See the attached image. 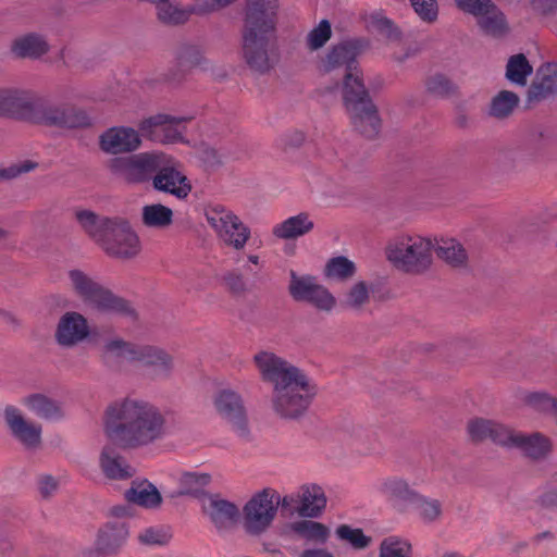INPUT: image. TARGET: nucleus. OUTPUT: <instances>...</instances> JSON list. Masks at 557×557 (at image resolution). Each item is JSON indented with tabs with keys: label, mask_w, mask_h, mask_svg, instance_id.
Returning <instances> with one entry per match:
<instances>
[{
	"label": "nucleus",
	"mask_w": 557,
	"mask_h": 557,
	"mask_svg": "<svg viewBox=\"0 0 557 557\" xmlns=\"http://www.w3.org/2000/svg\"><path fill=\"white\" fill-rule=\"evenodd\" d=\"M278 507L283 509V499L275 490L265 487L257 492L243 507L244 530L249 535L264 533L273 523Z\"/></svg>",
	"instance_id": "7"
},
{
	"label": "nucleus",
	"mask_w": 557,
	"mask_h": 557,
	"mask_svg": "<svg viewBox=\"0 0 557 557\" xmlns=\"http://www.w3.org/2000/svg\"><path fill=\"white\" fill-rule=\"evenodd\" d=\"M506 448L519 449L525 457L533 460H544L552 451L550 440L541 433L524 434L511 430Z\"/></svg>",
	"instance_id": "25"
},
{
	"label": "nucleus",
	"mask_w": 557,
	"mask_h": 557,
	"mask_svg": "<svg viewBox=\"0 0 557 557\" xmlns=\"http://www.w3.org/2000/svg\"><path fill=\"white\" fill-rule=\"evenodd\" d=\"M277 0H247L243 33L275 34Z\"/></svg>",
	"instance_id": "18"
},
{
	"label": "nucleus",
	"mask_w": 557,
	"mask_h": 557,
	"mask_svg": "<svg viewBox=\"0 0 557 557\" xmlns=\"http://www.w3.org/2000/svg\"><path fill=\"white\" fill-rule=\"evenodd\" d=\"M171 539V533L162 527H151L139 533L138 540L145 545H165Z\"/></svg>",
	"instance_id": "56"
},
{
	"label": "nucleus",
	"mask_w": 557,
	"mask_h": 557,
	"mask_svg": "<svg viewBox=\"0 0 557 557\" xmlns=\"http://www.w3.org/2000/svg\"><path fill=\"white\" fill-rule=\"evenodd\" d=\"M125 498L133 504L145 508H158L162 497L158 488L147 480L134 481L125 492Z\"/></svg>",
	"instance_id": "34"
},
{
	"label": "nucleus",
	"mask_w": 557,
	"mask_h": 557,
	"mask_svg": "<svg viewBox=\"0 0 557 557\" xmlns=\"http://www.w3.org/2000/svg\"><path fill=\"white\" fill-rule=\"evenodd\" d=\"M162 152L146 151L109 159L106 166L115 178L127 184H143L151 180L161 165Z\"/></svg>",
	"instance_id": "8"
},
{
	"label": "nucleus",
	"mask_w": 557,
	"mask_h": 557,
	"mask_svg": "<svg viewBox=\"0 0 557 557\" xmlns=\"http://www.w3.org/2000/svg\"><path fill=\"white\" fill-rule=\"evenodd\" d=\"M89 336L87 319L79 312L67 311L58 321L54 338L64 348H72Z\"/></svg>",
	"instance_id": "21"
},
{
	"label": "nucleus",
	"mask_w": 557,
	"mask_h": 557,
	"mask_svg": "<svg viewBox=\"0 0 557 557\" xmlns=\"http://www.w3.org/2000/svg\"><path fill=\"white\" fill-rule=\"evenodd\" d=\"M372 26L380 35L391 41H398L401 39V30L392 20L386 16L379 14L373 15Z\"/></svg>",
	"instance_id": "54"
},
{
	"label": "nucleus",
	"mask_w": 557,
	"mask_h": 557,
	"mask_svg": "<svg viewBox=\"0 0 557 557\" xmlns=\"http://www.w3.org/2000/svg\"><path fill=\"white\" fill-rule=\"evenodd\" d=\"M214 408L219 416L240 437L248 435L247 412L242 396L231 389H220L213 399Z\"/></svg>",
	"instance_id": "15"
},
{
	"label": "nucleus",
	"mask_w": 557,
	"mask_h": 557,
	"mask_svg": "<svg viewBox=\"0 0 557 557\" xmlns=\"http://www.w3.org/2000/svg\"><path fill=\"white\" fill-rule=\"evenodd\" d=\"M434 250L441 259L454 267L465 264L468 258L462 245L454 238L441 239L434 245Z\"/></svg>",
	"instance_id": "41"
},
{
	"label": "nucleus",
	"mask_w": 557,
	"mask_h": 557,
	"mask_svg": "<svg viewBox=\"0 0 557 557\" xmlns=\"http://www.w3.org/2000/svg\"><path fill=\"white\" fill-rule=\"evenodd\" d=\"M301 557H333V555L324 549H308L302 553Z\"/></svg>",
	"instance_id": "63"
},
{
	"label": "nucleus",
	"mask_w": 557,
	"mask_h": 557,
	"mask_svg": "<svg viewBox=\"0 0 557 557\" xmlns=\"http://www.w3.org/2000/svg\"><path fill=\"white\" fill-rule=\"evenodd\" d=\"M305 302H309L321 311H331L336 306V298L322 284H318Z\"/></svg>",
	"instance_id": "51"
},
{
	"label": "nucleus",
	"mask_w": 557,
	"mask_h": 557,
	"mask_svg": "<svg viewBox=\"0 0 557 557\" xmlns=\"http://www.w3.org/2000/svg\"><path fill=\"white\" fill-rule=\"evenodd\" d=\"M36 168V163L32 161H23L20 163L11 164L8 168L0 169V177L2 178H15L23 173L30 172Z\"/></svg>",
	"instance_id": "59"
},
{
	"label": "nucleus",
	"mask_w": 557,
	"mask_h": 557,
	"mask_svg": "<svg viewBox=\"0 0 557 557\" xmlns=\"http://www.w3.org/2000/svg\"><path fill=\"white\" fill-rule=\"evenodd\" d=\"M99 246L108 256L123 260L135 258L141 248L138 235L123 219H114Z\"/></svg>",
	"instance_id": "12"
},
{
	"label": "nucleus",
	"mask_w": 557,
	"mask_h": 557,
	"mask_svg": "<svg viewBox=\"0 0 557 557\" xmlns=\"http://www.w3.org/2000/svg\"><path fill=\"white\" fill-rule=\"evenodd\" d=\"M371 285L364 281L354 283L343 295L342 305L347 309L359 310L370 300Z\"/></svg>",
	"instance_id": "44"
},
{
	"label": "nucleus",
	"mask_w": 557,
	"mask_h": 557,
	"mask_svg": "<svg viewBox=\"0 0 557 557\" xmlns=\"http://www.w3.org/2000/svg\"><path fill=\"white\" fill-rule=\"evenodd\" d=\"M336 535L357 549L366 548L371 542V537L367 536L361 529H354L346 524L336 529Z\"/></svg>",
	"instance_id": "50"
},
{
	"label": "nucleus",
	"mask_w": 557,
	"mask_h": 557,
	"mask_svg": "<svg viewBox=\"0 0 557 557\" xmlns=\"http://www.w3.org/2000/svg\"><path fill=\"white\" fill-rule=\"evenodd\" d=\"M476 25L486 35L500 37L508 30L505 14L493 3L482 15L476 17Z\"/></svg>",
	"instance_id": "36"
},
{
	"label": "nucleus",
	"mask_w": 557,
	"mask_h": 557,
	"mask_svg": "<svg viewBox=\"0 0 557 557\" xmlns=\"http://www.w3.org/2000/svg\"><path fill=\"white\" fill-rule=\"evenodd\" d=\"M39 95L23 88H0V115L33 123Z\"/></svg>",
	"instance_id": "16"
},
{
	"label": "nucleus",
	"mask_w": 557,
	"mask_h": 557,
	"mask_svg": "<svg viewBox=\"0 0 557 557\" xmlns=\"http://www.w3.org/2000/svg\"><path fill=\"white\" fill-rule=\"evenodd\" d=\"M521 401L535 412L552 416L557 401V386L555 395L545 389L525 392L521 396Z\"/></svg>",
	"instance_id": "39"
},
{
	"label": "nucleus",
	"mask_w": 557,
	"mask_h": 557,
	"mask_svg": "<svg viewBox=\"0 0 557 557\" xmlns=\"http://www.w3.org/2000/svg\"><path fill=\"white\" fill-rule=\"evenodd\" d=\"M0 317H2V318H3V320H4L5 322H8V323L17 324L16 319H15L12 314H10V313H8V312H3V311H1V310H0Z\"/></svg>",
	"instance_id": "64"
},
{
	"label": "nucleus",
	"mask_w": 557,
	"mask_h": 557,
	"mask_svg": "<svg viewBox=\"0 0 557 557\" xmlns=\"http://www.w3.org/2000/svg\"><path fill=\"white\" fill-rule=\"evenodd\" d=\"M187 116L157 114L144 120L139 128L149 139L160 144H176L184 141Z\"/></svg>",
	"instance_id": "14"
},
{
	"label": "nucleus",
	"mask_w": 557,
	"mask_h": 557,
	"mask_svg": "<svg viewBox=\"0 0 557 557\" xmlns=\"http://www.w3.org/2000/svg\"><path fill=\"white\" fill-rule=\"evenodd\" d=\"M467 430L472 441H492L494 444L506 448L511 430L495 420L474 418L468 422Z\"/></svg>",
	"instance_id": "26"
},
{
	"label": "nucleus",
	"mask_w": 557,
	"mask_h": 557,
	"mask_svg": "<svg viewBox=\"0 0 557 557\" xmlns=\"http://www.w3.org/2000/svg\"><path fill=\"white\" fill-rule=\"evenodd\" d=\"M50 50L46 37L38 33H26L15 37L11 44V52L21 59L37 60Z\"/></svg>",
	"instance_id": "30"
},
{
	"label": "nucleus",
	"mask_w": 557,
	"mask_h": 557,
	"mask_svg": "<svg viewBox=\"0 0 557 557\" xmlns=\"http://www.w3.org/2000/svg\"><path fill=\"white\" fill-rule=\"evenodd\" d=\"M410 3L421 21L432 24L437 20L438 7L436 0H410Z\"/></svg>",
	"instance_id": "55"
},
{
	"label": "nucleus",
	"mask_w": 557,
	"mask_h": 557,
	"mask_svg": "<svg viewBox=\"0 0 557 557\" xmlns=\"http://www.w3.org/2000/svg\"><path fill=\"white\" fill-rule=\"evenodd\" d=\"M76 220L81 227L99 245L102 236L107 233L114 219L97 215L89 210H79L76 212Z\"/></svg>",
	"instance_id": "37"
},
{
	"label": "nucleus",
	"mask_w": 557,
	"mask_h": 557,
	"mask_svg": "<svg viewBox=\"0 0 557 557\" xmlns=\"http://www.w3.org/2000/svg\"><path fill=\"white\" fill-rule=\"evenodd\" d=\"M200 0L191 5H183L175 0H161L156 4L157 16L160 22L168 25H180L187 22L191 14L206 15L213 11L199 10Z\"/></svg>",
	"instance_id": "28"
},
{
	"label": "nucleus",
	"mask_w": 557,
	"mask_h": 557,
	"mask_svg": "<svg viewBox=\"0 0 557 557\" xmlns=\"http://www.w3.org/2000/svg\"><path fill=\"white\" fill-rule=\"evenodd\" d=\"M541 504L545 507H557V486L541 496Z\"/></svg>",
	"instance_id": "61"
},
{
	"label": "nucleus",
	"mask_w": 557,
	"mask_h": 557,
	"mask_svg": "<svg viewBox=\"0 0 557 557\" xmlns=\"http://www.w3.org/2000/svg\"><path fill=\"white\" fill-rule=\"evenodd\" d=\"M103 428L112 444L121 448H139L163 437L165 419L150 401L128 397L107 408Z\"/></svg>",
	"instance_id": "1"
},
{
	"label": "nucleus",
	"mask_w": 557,
	"mask_h": 557,
	"mask_svg": "<svg viewBox=\"0 0 557 557\" xmlns=\"http://www.w3.org/2000/svg\"><path fill=\"white\" fill-rule=\"evenodd\" d=\"M32 124L71 131L90 126L91 119L83 109L65 103H52L39 96Z\"/></svg>",
	"instance_id": "10"
},
{
	"label": "nucleus",
	"mask_w": 557,
	"mask_h": 557,
	"mask_svg": "<svg viewBox=\"0 0 557 557\" xmlns=\"http://www.w3.org/2000/svg\"><path fill=\"white\" fill-rule=\"evenodd\" d=\"M203 513L219 531L232 529L240 518L238 507L219 495H210L202 504Z\"/></svg>",
	"instance_id": "24"
},
{
	"label": "nucleus",
	"mask_w": 557,
	"mask_h": 557,
	"mask_svg": "<svg viewBox=\"0 0 557 557\" xmlns=\"http://www.w3.org/2000/svg\"><path fill=\"white\" fill-rule=\"evenodd\" d=\"M141 145L138 131L127 126H115L103 132L99 137L100 149L109 154L131 153Z\"/></svg>",
	"instance_id": "22"
},
{
	"label": "nucleus",
	"mask_w": 557,
	"mask_h": 557,
	"mask_svg": "<svg viewBox=\"0 0 557 557\" xmlns=\"http://www.w3.org/2000/svg\"><path fill=\"white\" fill-rule=\"evenodd\" d=\"M4 421L11 435L27 449H36L41 443V426L27 420L22 411L8 406L4 409Z\"/></svg>",
	"instance_id": "20"
},
{
	"label": "nucleus",
	"mask_w": 557,
	"mask_h": 557,
	"mask_svg": "<svg viewBox=\"0 0 557 557\" xmlns=\"http://www.w3.org/2000/svg\"><path fill=\"white\" fill-rule=\"evenodd\" d=\"M69 286L89 308L99 312L134 317L132 306L102 285L91 274L72 269L67 272Z\"/></svg>",
	"instance_id": "4"
},
{
	"label": "nucleus",
	"mask_w": 557,
	"mask_h": 557,
	"mask_svg": "<svg viewBox=\"0 0 557 557\" xmlns=\"http://www.w3.org/2000/svg\"><path fill=\"white\" fill-rule=\"evenodd\" d=\"M289 528L300 539L318 544L325 543L330 536L326 525L310 519L295 521L290 523Z\"/></svg>",
	"instance_id": "38"
},
{
	"label": "nucleus",
	"mask_w": 557,
	"mask_h": 557,
	"mask_svg": "<svg viewBox=\"0 0 557 557\" xmlns=\"http://www.w3.org/2000/svg\"><path fill=\"white\" fill-rule=\"evenodd\" d=\"M351 81L352 78L348 79L347 91L344 94L346 109L355 128L363 136L372 138L380 132L381 119L363 84L359 81H354L356 89H350Z\"/></svg>",
	"instance_id": "9"
},
{
	"label": "nucleus",
	"mask_w": 557,
	"mask_h": 557,
	"mask_svg": "<svg viewBox=\"0 0 557 557\" xmlns=\"http://www.w3.org/2000/svg\"><path fill=\"white\" fill-rule=\"evenodd\" d=\"M243 57L251 70L271 71L278 61L275 34L243 33Z\"/></svg>",
	"instance_id": "11"
},
{
	"label": "nucleus",
	"mask_w": 557,
	"mask_h": 557,
	"mask_svg": "<svg viewBox=\"0 0 557 557\" xmlns=\"http://www.w3.org/2000/svg\"><path fill=\"white\" fill-rule=\"evenodd\" d=\"M283 510L302 518H319L326 507V495L317 484H304L297 491L282 497Z\"/></svg>",
	"instance_id": "13"
},
{
	"label": "nucleus",
	"mask_w": 557,
	"mask_h": 557,
	"mask_svg": "<svg viewBox=\"0 0 557 557\" xmlns=\"http://www.w3.org/2000/svg\"><path fill=\"white\" fill-rule=\"evenodd\" d=\"M379 557H412L411 543L400 536H387L380 544Z\"/></svg>",
	"instance_id": "48"
},
{
	"label": "nucleus",
	"mask_w": 557,
	"mask_h": 557,
	"mask_svg": "<svg viewBox=\"0 0 557 557\" xmlns=\"http://www.w3.org/2000/svg\"><path fill=\"white\" fill-rule=\"evenodd\" d=\"M424 522H433L442 513V504L437 499L428 498L418 493V497L412 503Z\"/></svg>",
	"instance_id": "49"
},
{
	"label": "nucleus",
	"mask_w": 557,
	"mask_h": 557,
	"mask_svg": "<svg viewBox=\"0 0 557 557\" xmlns=\"http://www.w3.org/2000/svg\"><path fill=\"white\" fill-rule=\"evenodd\" d=\"M428 92L435 97L445 98L455 91L453 82L443 74H434L425 82Z\"/></svg>",
	"instance_id": "52"
},
{
	"label": "nucleus",
	"mask_w": 557,
	"mask_h": 557,
	"mask_svg": "<svg viewBox=\"0 0 557 557\" xmlns=\"http://www.w3.org/2000/svg\"><path fill=\"white\" fill-rule=\"evenodd\" d=\"M205 218L223 246L234 251L246 248L251 230L234 211L222 205H211L205 209Z\"/></svg>",
	"instance_id": "6"
},
{
	"label": "nucleus",
	"mask_w": 557,
	"mask_h": 557,
	"mask_svg": "<svg viewBox=\"0 0 557 557\" xmlns=\"http://www.w3.org/2000/svg\"><path fill=\"white\" fill-rule=\"evenodd\" d=\"M456 7L475 20L482 15L494 2L492 0H455Z\"/></svg>",
	"instance_id": "57"
},
{
	"label": "nucleus",
	"mask_w": 557,
	"mask_h": 557,
	"mask_svg": "<svg viewBox=\"0 0 557 557\" xmlns=\"http://www.w3.org/2000/svg\"><path fill=\"white\" fill-rule=\"evenodd\" d=\"M211 476L205 472H184L178 478V495H196L210 483Z\"/></svg>",
	"instance_id": "47"
},
{
	"label": "nucleus",
	"mask_w": 557,
	"mask_h": 557,
	"mask_svg": "<svg viewBox=\"0 0 557 557\" xmlns=\"http://www.w3.org/2000/svg\"><path fill=\"white\" fill-rule=\"evenodd\" d=\"M314 228V220L308 212H299L276 223L272 227V235L276 239L293 240L304 237Z\"/></svg>",
	"instance_id": "29"
},
{
	"label": "nucleus",
	"mask_w": 557,
	"mask_h": 557,
	"mask_svg": "<svg viewBox=\"0 0 557 557\" xmlns=\"http://www.w3.org/2000/svg\"><path fill=\"white\" fill-rule=\"evenodd\" d=\"M57 486H58V482L52 476H45L40 480V483H39L40 493L45 497L51 495L57 490Z\"/></svg>",
	"instance_id": "60"
},
{
	"label": "nucleus",
	"mask_w": 557,
	"mask_h": 557,
	"mask_svg": "<svg viewBox=\"0 0 557 557\" xmlns=\"http://www.w3.org/2000/svg\"><path fill=\"white\" fill-rule=\"evenodd\" d=\"M433 251L431 238L417 233H399L388 240L385 256L396 269L418 273L431 265Z\"/></svg>",
	"instance_id": "5"
},
{
	"label": "nucleus",
	"mask_w": 557,
	"mask_h": 557,
	"mask_svg": "<svg viewBox=\"0 0 557 557\" xmlns=\"http://www.w3.org/2000/svg\"><path fill=\"white\" fill-rule=\"evenodd\" d=\"M161 165L152 175L153 188L184 199L191 190L187 177L177 169L174 159L162 152Z\"/></svg>",
	"instance_id": "17"
},
{
	"label": "nucleus",
	"mask_w": 557,
	"mask_h": 557,
	"mask_svg": "<svg viewBox=\"0 0 557 557\" xmlns=\"http://www.w3.org/2000/svg\"><path fill=\"white\" fill-rule=\"evenodd\" d=\"M99 466L106 478L126 480L135 474L132 467L111 445H106L99 456Z\"/></svg>",
	"instance_id": "31"
},
{
	"label": "nucleus",
	"mask_w": 557,
	"mask_h": 557,
	"mask_svg": "<svg viewBox=\"0 0 557 557\" xmlns=\"http://www.w3.org/2000/svg\"><path fill=\"white\" fill-rule=\"evenodd\" d=\"M557 95V63L548 62L540 66L528 90V101L539 102Z\"/></svg>",
	"instance_id": "27"
},
{
	"label": "nucleus",
	"mask_w": 557,
	"mask_h": 557,
	"mask_svg": "<svg viewBox=\"0 0 557 557\" xmlns=\"http://www.w3.org/2000/svg\"><path fill=\"white\" fill-rule=\"evenodd\" d=\"M377 491L395 505L412 504L414 498L418 497V492L411 488L404 479L397 476L381 481Z\"/></svg>",
	"instance_id": "33"
},
{
	"label": "nucleus",
	"mask_w": 557,
	"mask_h": 557,
	"mask_svg": "<svg viewBox=\"0 0 557 557\" xmlns=\"http://www.w3.org/2000/svg\"><path fill=\"white\" fill-rule=\"evenodd\" d=\"M181 65L187 67H199L201 70L210 69V61L206 58L205 50L199 45H182L176 53Z\"/></svg>",
	"instance_id": "43"
},
{
	"label": "nucleus",
	"mask_w": 557,
	"mask_h": 557,
	"mask_svg": "<svg viewBox=\"0 0 557 557\" xmlns=\"http://www.w3.org/2000/svg\"><path fill=\"white\" fill-rule=\"evenodd\" d=\"M332 28L327 20H322L307 36V45L311 50L323 47L331 38Z\"/></svg>",
	"instance_id": "53"
},
{
	"label": "nucleus",
	"mask_w": 557,
	"mask_h": 557,
	"mask_svg": "<svg viewBox=\"0 0 557 557\" xmlns=\"http://www.w3.org/2000/svg\"><path fill=\"white\" fill-rule=\"evenodd\" d=\"M223 283L234 294H242L247 289V281L238 270H230L224 273Z\"/></svg>",
	"instance_id": "58"
},
{
	"label": "nucleus",
	"mask_w": 557,
	"mask_h": 557,
	"mask_svg": "<svg viewBox=\"0 0 557 557\" xmlns=\"http://www.w3.org/2000/svg\"><path fill=\"white\" fill-rule=\"evenodd\" d=\"M318 284L315 276L297 275L292 271L288 290L295 300L306 301Z\"/></svg>",
	"instance_id": "46"
},
{
	"label": "nucleus",
	"mask_w": 557,
	"mask_h": 557,
	"mask_svg": "<svg viewBox=\"0 0 557 557\" xmlns=\"http://www.w3.org/2000/svg\"><path fill=\"white\" fill-rule=\"evenodd\" d=\"M519 103V97L513 91L502 90L493 97L490 114L497 119L509 116Z\"/></svg>",
	"instance_id": "45"
},
{
	"label": "nucleus",
	"mask_w": 557,
	"mask_h": 557,
	"mask_svg": "<svg viewBox=\"0 0 557 557\" xmlns=\"http://www.w3.org/2000/svg\"><path fill=\"white\" fill-rule=\"evenodd\" d=\"M252 360L262 381L272 386L271 401L274 411L284 418L301 416L314 395L306 373L268 350L257 352Z\"/></svg>",
	"instance_id": "2"
},
{
	"label": "nucleus",
	"mask_w": 557,
	"mask_h": 557,
	"mask_svg": "<svg viewBox=\"0 0 557 557\" xmlns=\"http://www.w3.org/2000/svg\"><path fill=\"white\" fill-rule=\"evenodd\" d=\"M21 404L30 412L45 420H60L64 417L62 404L41 393H34L23 397Z\"/></svg>",
	"instance_id": "32"
},
{
	"label": "nucleus",
	"mask_w": 557,
	"mask_h": 557,
	"mask_svg": "<svg viewBox=\"0 0 557 557\" xmlns=\"http://www.w3.org/2000/svg\"><path fill=\"white\" fill-rule=\"evenodd\" d=\"M128 537V528L122 521H113L103 525L97 534L94 548L86 554L97 557H110L122 548Z\"/></svg>",
	"instance_id": "23"
},
{
	"label": "nucleus",
	"mask_w": 557,
	"mask_h": 557,
	"mask_svg": "<svg viewBox=\"0 0 557 557\" xmlns=\"http://www.w3.org/2000/svg\"><path fill=\"white\" fill-rule=\"evenodd\" d=\"M357 267L354 261L344 256L333 257L324 265L323 274L326 278L346 282L354 277Z\"/></svg>",
	"instance_id": "40"
},
{
	"label": "nucleus",
	"mask_w": 557,
	"mask_h": 557,
	"mask_svg": "<svg viewBox=\"0 0 557 557\" xmlns=\"http://www.w3.org/2000/svg\"><path fill=\"white\" fill-rule=\"evenodd\" d=\"M103 350L107 360L140 364L153 379H169L174 369L172 355L159 346L139 345L116 337L107 341Z\"/></svg>",
	"instance_id": "3"
},
{
	"label": "nucleus",
	"mask_w": 557,
	"mask_h": 557,
	"mask_svg": "<svg viewBox=\"0 0 557 557\" xmlns=\"http://www.w3.org/2000/svg\"><path fill=\"white\" fill-rule=\"evenodd\" d=\"M533 67L524 54L519 53L509 58L506 65V78L518 86H525Z\"/></svg>",
	"instance_id": "42"
},
{
	"label": "nucleus",
	"mask_w": 557,
	"mask_h": 557,
	"mask_svg": "<svg viewBox=\"0 0 557 557\" xmlns=\"http://www.w3.org/2000/svg\"><path fill=\"white\" fill-rule=\"evenodd\" d=\"M358 53L359 52L356 44L342 42L334 46L323 60V69L326 72L344 69V94L347 91V82L349 78H352L350 89H356V86H354V81L361 82L356 66V59Z\"/></svg>",
	"instance_id": "19"
},
{
	"label": "nucleus",
	"mask_w": 557,
	"mask_h": 557,
	"mask_svg": "<svg viewBox=\"0 0 557 557\" xmlns=\"http://www.w3.org/2000/svg\"><path fill=\"white\" fill-rule=\"evenodd\" d=\"M306 139L305 133L301 131H293L288 134L287 143L292 146L301 145Z\"/></svg>",
	"instance_id": "62"
},
{
	"label": "nucleus",
	"mask_w": 557,
	"mask_h": 557,
	"mask_svg": "<svg viewBox=\"0 0 557 557\" xmlns=\"http://www.w3.org/2000/svg\"><path fill=\"white\" fill-rule=\"evenodd\" d=\"M173 210L162 203H150L141 208V223L151 230H164L173 223Z\"/></svg>",
	"instance_id": "35"
}]
</instances>
